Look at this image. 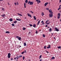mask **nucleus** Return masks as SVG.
<instances>
[{
    "mask_svg": "<svg viewBox=\"0 0 61 61\" xmlns=\"http://www.w3.org/2000/svg\"><path fill=\"white\" fill-rule=\"evenodd\" d=\"M31 33V32H29V34H30Z\"/></svg>",
    "mask_w": 61,
    "mask_h": 61,
    "instance_id": "69168bd1",
    "label": "nucleus"
},
{
    "mask_svg": "<svg viewBox=\"0 0 61 61\" xmlns=\"http://www.w3.org/2000/svg\"><path fill=\"white\" fill-rule=\"evenodd\" d=\"M48 24H50V22H48Z\"/></svg>",
    "mask_w": 61,
    "mask_h": 61,
    "instance_id": "0e129e2a",
    "label": "nucleus"
},
{
    "mask_svg": "<svg viewBox=\"0 0 61 61\" xmlns=\"http://www.w3.org/2000/svg\"><path fill=\"white\" fill-rule=\"evenodd\" d=\"M51 35H51V36H53V33H51Z\"/></svg>",
    "mask_w": 61,
    "mask_h": 61,
    "instance_id": "bf43d9fd",
    "label": "nucleus"
},
{
    "mask_svg": "<svg viewBox=\"0 0 61 61\" xmlns=\"http://www.w3.org/2000/svg\"><path fill=\"white\" fill-rule=\"evenodd\" d=\"M10 59L11 60H13V58H11Z\"/></svg>",
    "mask_w": 61,
    "mask_h": 61,
    "instance_id": "09e8293b",
    "label": "nucleus"
},
{
    "mask_svg": "<svg viewBox=\"0 0 61 61\" xmlns=\"http://www.w3.org/2000/svg\"><path fill=\"white\" fill-rule=\"evenodd\" d=\"M49 20H47L46 21V23H47V22H48V21H49Z\"/></svg>",
    "mask_w": 61,
    "mask_h": 61,
    "instance_id": "393cba45",
    "label": "nucleus"
},
{
    "mask_svg": "<svg viewBox=\"0 0 61 61\" xmlns=\"http://www.w3.org/2000/svg\"><path fill=\"white\" fill-rule=\"evenodd\" d=\"M9 20L11 22L13 21V19L12 18H10L9 19Z\"/></svg>",
    "mask_w": 61,
    "mask_h": 61,
    "instance_id": "4468645a",
    "label": "nucleus"
},
{
    "mask_svg": "<svg viewBox=\"0 0 61 61\" xmlns=\"http://www.w3.org/2000/svg\"><path fill=\"white\" fill-rule=\"evenodd\" d=\"M61 0H60L59 3H61Z\"/></svg>",
    "mask_w": 61,
    "mask_h": 61,
    "instance_id": "603ef678",
    "label": "nucleus"
},
{
    "mask_svg": "<svg viewBox=\"0 0 61 61\" xmlns=\"http://www.w3.org/2000/svg\"><path fill=\"white\" fill-rule=\"evenodd\" d=\"M60 6H61V5H60L59 6V8L58 9V10H60V9L61 8H60Z\"/></svg>",
    "mask_w": 61,
    "mask_h": 61,
    "instance_id": "aec40b11",
    "label": "nucleus"
},
{
    "mask_svg": "<svg viewBox=\"0 0 61 61\" xmlns=\"http://www.w3.org/2000/svg\"><path fill=\"white\" fill-rule=\"evenodd\" d=\"M23 60H24L25 59V57L23 56Z\"/></svg>",
    "mask_w": 61,
    "mask_h": 61,
    "instance_id": "58836bf2",
    "label": "nucleus"
},
{
    "mask_svg": "<svg viewBox=\"0 0 61 61\" xmlns=\"http://www.w3.org/2000/svg\"><path fill=\"white\" fill-rule=\"evenodd\" d=\"M12 26H15V25H14V23H12Z\"/></svg>",
    "mask_w": 61,
    "mask_h": 61,
    "instance_id": "c9c22d12",
    "label": "nucleus"
},
{
    "mask_svg": "<svg viewBox=\"0 0 61 61\" xmlns=\"http://www.w3.org/2000/svg\"><path fill=\"white\" fill-rule=\"evenodd\" d=\"M60 18V16H58V19H59Z\"/></svg>",
    "mask_w": 61,
    "mask_h": 61,
    "instance_id": "37998d69",
    "label": "nucleus"
},
{
    "mask_svg": "<svg viewBox=\"0 0 61 61\" xmlns=\"http://www.w3.org/2000/svg\"><path fill=\"white\" fill-rule=\"evenodd\" d=\"M8 5H10V4H9V2H8Z\"/></svg>",
    "mask_w": 61,
    "mask_h": 61,
    "instance_id": "680f3d73",
    "label": "nucleus"
},
{
    "mask_svg": "<svg viewBox=\"0 0 61 61\" xmlns=\"http://www.w3.org/2000/svg\"><path fill=\"white\" fill-rule=\"evenodd\" d=\"M19 57H22V56L21 55H19Z\"/></svg>",
    "mask_w": 61,
    "mask_h": 61,
    "instance_id": "72a5a7b5",
    "label": "nucleus"
},
{
    "mask_svg": "<svg viewBox=\"0 0 61 61\" xmlns=\"http://www.w3.org/2000/svg\"><path fill=\"white\" fill-rule=\"evenodd\" d=\"M49 13H51V12H52V10H49Z\"/></svg>",
    "mask_w": 61,
    "mask_h": 61,
    "instance_id": "a878e982",
    "label": "nucleus"
},
{
    "mask_svg": "<svg viewBox=\"0 0 61 61\" xmlns=\"http://www.w3.org/2000/svg\"><path fill=\"white\" fill-rule=\"evenodd\" d=\"M45 27H47V25H46Z\"/></svg>",
    "mask_w": 61,
    "mask_h": 61,
    "instance_id": "864d4df0",
    "label": "nucleus"
},
{
    "mask_svg": "<svg viewBox=\"0 0 61 61\" xmlns=\"http://www.w3.org/2000/svg\"><path fill=\"white\" fill-rule=\"evenodd\" d=\"M18 39L20 41L21 39V38L20 37H19L18 38Z\"/></svg>",
    "mask_w": 61,
    "mask_h": 61,
    "instance_id": "dca6fc26",
    "label": "nucleus"
},
{
    "mask_svg": "<svg viewBox=\"0 0 61 61\" xmlns=\"http://www.w3.org/2000/svg\"><path fill=\"white\" fill-rule=\"evenodd\" d=\"M37 31H36V34H37Z\"/></svg>",
    "mask_w": 61,
    "mask_h": 61,
    "instance_id": "5fc2aeb1",
    "label": "nucleus"
},
{
    "mask_svg": "<svg viewBox=\"0 0 61 61\" xmlns=\"http://www.w3.org/2000/svg\"><path fill=\"white\" fill-rule=\"evenodd\" d=\"M53 38L54 39H55V40H56V37H54Z\"/></svg>",
    "mask_w": 61,
    "mask_h": 61,
    "instance_id": "6e6d98bb",
    "label": "nucleus"
},
{
    "mask_svg": "<svg viewBox=\"0 0 61 61\" xmlns=\"http://www.w3.org/2000/svg\"><path fill=\"white\" fill-rule=\"evenodd\" d=\"M14 4H15V5H16V3L15 2Z\"/></svg>",
    "mask_w": 61,
    "mask_h": 61,
    "instance_id": "8fccbe9b",
    "label": "nucleus"
},
{
    "mask_svg": "<svg viewBox=\"0 0 61 61\" xmlns=\"http://www.w3.org/2000/svg\"><path fill=\"white\" fill-rule=\"evenodd\" d=\"M28 0H26L25 1V2L26 3H27L28 2Z\"/></svg>",
    "mask_w": 61,
    "mask_h": 61,
    "instance_id": "7c9ffc66",
    "label": "nucleus"
},
{
    "mask_svg": "<svg viewBox=\"0 0 61 61\" xmlns=\"http://www.w3.org/2000/svg\"><path fill=\"white\" fill-rule=\"evenodd\" d=\"M40 61H42V59H41L40 60Z\"/></svg>",
    "mask_w": 61,
    "mask_h": 61,
    "instance_id": "052dcab7",
    "label": "nucleus"
},
{
    "mask_svg": "<svg viewBox=\"0 0 61 61\" xmlns=\"http://www.w3.org/2000/svg\"><path fill=\"white\" fill-rule=\"evenodd\" d=\"M48 4V2H47L45 4V6H46V5H47Z\"/></svg>",
    "mask_w": 61,
    "mask_h": 61,
    "instance_id": "6e6552de",
    "label": "nucleus"
},
{
    "mask_svg": "<svg viewBox=\"0 0 61 61\" xmlns=\"http://www.w3.org/2000/svg\"><path fill=\"white\" fill-rule=\"evenodd\" d=\"M17 5H18V2H17Z\"/></svg>",
    "mask_w": 61,
    "mask_h": 61,
    "instance_id": "13d9d810",
    "label": "nucleus"
},
{
    "mask_svg": "<svg viewBox=\"0 0 61 61\" xmlns=\"http://www.w3.org/2000/svg\"><path fill=\"white\" fill-rule=\"evenodd\" d=\"M43 36L44 37H45V35L44 34H43Z\"/></svg>",
    "mask_w": 61,
    "mask_h": 61,
    "instance_id": "f704fd0d",
    "label": "nucleus"
},
{
    "mask_svg": "<svg viewBox=\"0 0 61 61\" xmlns=\"http://www.w3.org/2000/svg\"><path fill=\"white\" fill-rule=\"evenodd\" d=\"M2 10L3 11H5V9L3 8H2Z\"/></svg>",
    "mask_w": 61,
    "mask_h": 61,
    "instance_id": "4c0bfd02",
    "label": "nucleus"
},
{
    "mask_svg": "<svg viewBox=\"0 0 61 61\" xmlns=\"http://www.w3.org/2000/svg\"><path fill=\"white\" fill-rule=\"evenodd\" d=\"M28 4H29L30 5H33V2L32 1H29L28 3Z\"/></svg>",
    "mask_w": 61,
    "mask_h": 61,
    "instance_id": "f257e3e1",
    "label": "nucleus"
},
{
    "mask_svg": "<svg viewBox=\"0 0 61 61\" xmlns=\"http://www.w3.org/2000/svg\"><path fill=\"white\" fill-rule=\"evenodd\" d=\"M24 46H26V43L24 42Z\"/></svg>",
    "mask_w": 61,
    "mask_h": 61,
    "instance_id": "2eb2a0df",
    "label": "nucleus"
},
{
    "mask_svg": "<svg viewBox=\"0 0 61 61\" xmlns=\"http://www.w3.org/2000/svg\"><path fill=\"white\" fill-rule=\"evenodd\" d=\"M17 22V21L16 20H15V21H14L13 22V23H14V24H16Z\"/></svg>",
    "mask_w": 61,
    "mask_h": 61,
    "instance_id": "ddd939ff",
    "label": "nucleus"
},
{
    "mask_svg": "<svg viewBox=\"0 0 61 61\" xmlns=\"http://www.w3.org/2000/svg\"><path fill=\"white\" fill-rule=\"evenodd\" d=\"M36 1H37V2H38V3H40L41 2V1L40 0H36Z\"/></svg>",
    "mask_w": 61,
    "mask_h": 61,
    "instance_id": "1a4fd4ad",
    "label": "nucleus"
},
{
    "mask_svg": "<svg viewBox=\"0 0 61 61\" xmlns=\"http://www.w3.org/2000/svg\"><path fill=\"white\" fill-rule=\"evenodd\" d=\"M3 1V0H0V1Z\"/></svg>",
    "mask_w": 61,
    "mask_h": 61,
    "instance_id": "338daca9",
    "label": "nucleus"
},
{
    "mask_svg": "<svg viewBox=\"0 0 61 61\" xmlns=\"http://www.w3.org/2000/svg\"><path fill=\"white\" fill-rule=\"evenodd\" d=\"M5 32L6 33H7V34H9V33H10V32L9 31H6Z\"/></svg>",
    "mask_w": 61,
    "mask_h": 61,
    "instance_id": "6ab92c4d",
    "label": "nucleus"
},
{
    "mask_svg": "<svg viewBox=\"0 0 61 61\" xmlns=\"http://www.w3.org/2000/svg\"><path fill=\"white\" fill-rule=\"evenodd\" d=\"M24 51H23L21 53V54H24Z\"/></svg>",
    "mask_w": 61,
    "mask_h": 61,
    "instance_id": "a18cd8bd",
    "label": "nucleus"
},
{
    "mask_svg": "<svg viewBox=\"0 0 61 61\" xmlns=\"http://www.w3.org/2000/svg\"><path fill=\"white\" fill-rule=\"evenodd\" d=\"M19 37V36H16V38H18Z\"/></svg>",
    "mask_w": 61,
    "mask_h": 61,
    "instance_id": "49530a36",
    "label": "nucleus"
},
{
    "mask_svg": "<svg viewBox=\"0 0 61 61\" xmlns=\"http://www.w3.org/2000/svg\"><path fill=\"white\" fill-rule=\"evenodd\" d=\"M41 23H42V25H44V24H45V23L44 22V21H41Z\"/></svg>",
    "mask_w": 61,
    "mask_h": 61,
    "instance_id": "9b49d317",
    "label": "nucleus"
},
{
    "mask_svg": "<svg viewBox=\"0 0 61 61\" xmlns=\"http://www.w3.org/2000/svg\"><path fill=\"white\" fill-rule=\"evenodd\" d=\"M27 15H28V16H30V17H32V16H31V15L29 14V13H27Z\"/></svg>",
    "mask_w": 61,
    "mask_h": 61,
    "instance_id": "0eeeda50",
    "label": "nucleus"
},
{
    "mask_svg": "<svg viewBox=\"0 0 61 61\" xmlns=\"http://www.w3.org/2000/svg\"><path fill=\"white\" fill-rule=\"evenodd\" d=\"M49 17H53V14L51 13L49 14Z\"/></svg>",
    "mask_w": 61,
    "mask_h": 61,
    "instance_id": "7ed1b4c3",
    "label": "nucleus"
},
{
    "mask_svg": "<svg viewBox=\"0 0 61 61\" xmlns=\"http://www.w3.org/2000/svg\"><path fill=\"white\" fill-rule=\"evenodd\" d=\"M46 10H49V8H46Z\"/></svg>",
    "mask_w": 61,
    "mask_h": 61,
    "instance_id": "79ce46f5",
    "label": "nucleus"
},
{
    "mask_svg": "<svg viewBox=\"0 0 61 61\" xmlns=\"http://www.w3.org/2000/svg\"><path fill=\"white\" fill-rule=\"evenodd\" d=\"M17 15H19L20 16H22V14H20L17 13Z\"/></svg>",
    "mask_w": 61,
    "mask_h": 61,
    "instance_id": "a211bd4d",
    "label": "nucleus"
},
{
    "mask_svg": "<svg viewBox=\"0 0 61 61\" xmlns=\"http://www.w3.org/2000/svg\"><path fill=\"white\" fill-rule=\"evenodd\" d=\"M5 14H4L2 15H1V16H2V17H5Z\"/></svg>",
    "mask_w": 61,
    "mask_h": 61,
    "instance_id": "39448f33",
    "label": "nucleus"
},
{
    "mask_svg": "<svg viewBox=\"0 0 61 61\" xmlns=\"http://www.w3.org/2000/svg\"><path fill=\"white\" fill-rule=\"evenodd\" d=\"M25 19H26V17H25Z\"/></svg>",
    "mask_w": 61,
    "mask_h": 61,
    "instance_id": "774afa93",
    "label": "nucleus"
},
{
    "mask_svg": "<svg viewBox=\"0 0 61 61\" xmlns=\"http://www.w3.org/2000/svg\"><path fill=\"white\" fill-rule=\"evenodd\" d=\"M16 20L17 21H21V19H16Z\"/></svg>",
    "mask_w": 61,
    "mask_h": 61,
    "instance_id": "f8f14e48",
    "label": "nucleus"
},
{
    "mask_svg": "<svg viewBox=\"0 0 61 61\" xmlns=\"http://www.w3.org/2000/svg\"><path fill=\"white\" fill-rule=\"evenodd\" d=\"M25 4H26V3H25L24 4V8H26V7L25 6Z\"/></svg>",
    "mask_w": 61,
    "mask_h": 61,
    "instance_id": "bb28decb",
    "label": "nucleus"
},
{
    "mask_svg": "<svg viewBox=\"0 0 61 61\" xmlns=\"http://www.w3.org/2000/svg\"><path fill=\"white\" fill-rule=\"evenodd\" d=\"M33 17L35 20H36V16H33Z\"/></svg>",
    "mask_w": 61,
    "mask_h": 61,
    "instance_id": "c85d7f7f",
    "label": "nucleus"
},
{
    "mask_svg": "<svg viewBox=\"0 0 61 61\" xmlns=\"http://www.w3.org/2000/svg\"><path fill=\"white\" fill-rule=\"evenodd\" d=\"M24 53H26V50H24Z\"/></svg>",
    "mask_w": 61,
    "mask_h": 61,
    "instance_id": "c03bdc74",
    "label": "nucleus"
},
{
    "mask_svg": "<svg viewBox=\"0 0 61 61\" xmlns=\"http://www.w3.org/2000/svg\"><path fill=\"white\" fill-rule=\"evenodd\" d=\"M55 28L56 29L55 31H57V32H58V31H59V29H58L57 28Z\"/></svg>",
    "mask_w": 61,
    "mask_h": 61,
    "instance_id": "20e7f679",
    "label": "nucleus"
},
{
    "mask_svg": "<svg viewBox=\"0 0 61 61\" xmlns=\"http://www.w3.org/2000/svg\"><path fill=\"white\" fill-rule=\"evenodd\" d=\"M52 31V28H50L49 29V31L51 32Z\"/></svg>",
    "mask_w": 61,
    "mask_h": 61,
    "instance_id": "f3484780",
    "label": "nucleus"
},
{
    "mask_svg": "<svg viewBox=\"0 0 61 61\" xmlns=\"http://www.w3.org/2000/svg\"><path fill=\"white\" fill-rule=\"evenodd\" d=\"M44 49H46V46H45L44 47Z\"/></svg>",
    "mask_w": 61,
    "mask_h": 61,
    "instance_id": "b1692460",
    "label": "nucleus"
},
{
    "mask_svg": "<svg viewBox=\"0 0 61 61\" xmlns=\"http://www.w3.org/2000/svg\"><path fill=\"white\" fill-rule=\"evenodd\" d=\"M10 56L11 54H10V53H8V56L9 58H10V57H11Z\"/></svg>",
    "mask_w": 61,
    "mask_h": 61,
    "instance_id": "f03ea898",
    "label": "nucleus"
},
{
    "mask_svg": "<svg viewBox=\"0 0 61 61\" xmlns=\"http://www.w3.org/2000/svg\"><path fill=\"white\" fill-rule=\"evenodd\" d=\"M29 25L30 26H32V25L31 24H30Z\"/></svg>",
    "mask_w": 61,
    "mask_h": 61,
    "instance_id": "ea45409f",
    "label": "nucleus"
},
{
    "mask_svg": "<svg viewBox=\"0 0 61 61\" xmlns=\"http://www.w3.org/2000/svg\"><path fill=\"white\" fill-rule=\"evenodd\" d=\"M19 58V57L18 56H16V58L17 59H18V58Z\"/></svg>",
    "mask_w": 61,
    "mask_h": 61,
    "instance_id": "5701e85b",
    "label": "nucleus"
},
{
    "mask_svg": "<svg viewBox=\"0 0 61 61\" xmlns=\"http://www.w3.org/2000/svg\"><path fill=\"white\" fill-rule=\"evenodd\" d=\"M14 59H15V60H16V57H15L14 58Z\"/></svg>",
    "mask_w": 61,
    "mask_h": 61,
    "instance_id": "3c124183",
    "label": "nucleus"
},
{
    "mask_svg": "<svg viewBox=\"0 0 61 61\" xmlns=\"http://www.w3.org/2000/svg\"><path fill=\"white\" fill-rule=\"evenodd\" d=\"M30 12H31V13H34V12H33L32 11H30Z\"/></svg>",
    "mask_w": 61,
    "mask_h": 61,
    "instance_id": "de8ad7c7",
    "label": "nucleus"
},
{
    "mask_svg": "<svg viewBox=\"0 0 61 61\" xmlns=\"http://www.w3.org/2000/svg\"><path fill=\"white\" fill-rule=\"evenodd\" d=\"M58 16H60V13H58Z\"/></svg>",
    "mask_w": 61,
    "mask_h": 61,
    "instance_id": "412c9836",
    "label": "nucleus"
},
{
    "mask_svg": "<svg viewBox=\"0 0 61 61\" xmlns=\"http://www.w3.org/2000/svg\"><path fill=\"white\" fill-rule=\"evenodd\" d=\"M45 51H46V53H49V52L47 51L46 50Z\"/></svg>",
    "mask_w": 61,
    "mask_h": 61,
    "instance_id": "a19ab883",
    "label": "nucleus"
},
{
    "mask_svg": "<svg viewBox=\"0 0 61 61\" xmlns=\"http://www.w3.org/2000/svg\"><path fill=\"white\" fill-rule=\"evenodd\" d=\"M40 20H39L38 21V22L37 23V25H38L39 24V23H40Z\"/></svg>",
    "mask_w": 61,
    "mask_h": 61,
    "instance_id": "9d476101",
    "label": "nucleus"
},
{
    "mask_svg": "<svg viewBox=\"0 0 61 61\" xmlns=\"http://www.w3.org/2000/svg\"><path fill=\"white\" fill-rule=\"evenodd\" d=\"M33 26L35 27H36V24H34L33 25Z\"/></svg>",
    "mask_w": 61,
    "mask_h": 61,
    "instance_id": "cd10ccee",
    "label": "nucleus"
},
{
    "mask_svg": "<svg viewBox=\"0 0 61 61\" xmlns=\"http://www.w3.org/2000/svg\"><path fill=\"white\" fill-rule=\"evenodd\" d=\"M51 48V46L50 45H49L47 47V48Z\"/></svg>",
    "mask_w": 61,
    "mask_h": 61,
    "instance_id": "423d86ee",
    "label": "nucleus"
},
{
    "mask_svg": "<svg viewBox=\"0 0 61 61\" xmlns=\"http://www.w3.org/2000/svg\"><path fill=\"white\" fill-rule=\"evenodd\" d=\"M46 24H47V25H49V23H47Z\"/></svg>",
    "mask_w": 61,
    "mask_h": 61,
    "instance_id": "4d7b16f0",
    "label": "nucleus"
},
{
    "mask_svg": "<svg viewBox=\"0 0 61 61\" xmlns=\"http://www.w3.org/2000/svg\"><path fill=\"white\" fill-rule=\"evenodd\" d=\"M48 28H50V27H49V26H48Z\"/></svg>",
    "mask_w": 61,
    "mask_h": 61,
    "instance_id": "e2e57ef3",
    "label": "nucleus"
},
{
    "mask_svg": "<svg viewBox=\"0 0 61 61\" xmlns=\"http://www.w3.org/2000/svg\"><path fill=\"white\" fill-rule=\"evenodd\" d=\"M61 46H59L58 47V48H61Z\"/></svg>",
    "mask_w": 61,
    "mask_h": 61,
    "instance_id": "e433bc0d",
    "label": "nucleus"
},
{
    "mask_svg": "<svg viewBox=\"0 0 61 61\" xmlns=\"http://www.w3.org/2000/svg\"><path fill=\"white\" fill-rule=\"evenodd\" d=\"M41 57H42V55H41L39 56V59H40V58H41Z\"/></svg>",
    "mask_w": 61,
    "mask_h": 61,
    "instance_id": "473e14b6",
    "label": "nucleus"
},
{
    "mask_svg": "<svg viewBox=\"0 0 61 61\" xmlns=\"http://www.w3.org/2000/svg\"><path fill=\"white\" fill-rule=\"evenodd\" d=\"M41 14H42V16H43V15H44V12H42Z\"/></svg>",
    "mask_w": 61,
    "mask_h": 61,
    "instance_id": "2f4dec72",
    "label": "nucleus"
},
{
    "mask_svg": "<svg viewBox=\"0 0 61 61\" xmlns=\"http://www.w3.org/2000/svg\"><path fill=\"white\" fill-rule=\"evenodd\" d=\"M55 58L54 56L52 57V58H51V59H55Z\"/></svg>",
    "mask_w": 61,
    "mask_h": 61,
    "instance_id": "4be33fe9",
    "label": "nucleus"
},
{
    "mask_svg": "<svg viewBox=\"0 0 61 61\" xmlns=\"http://www.w3.org/2000/svg\"><path fill=\"white\" fill-rule=\"evenodd\" d=\"M23 30H25V29H26V28L25 27H23Z\"/></svg>",
    "mask_w": 61,
    "mask_h": 61,
    "instance_id": "c756f323",
    "label": "nucleus"
}]
</instances>
